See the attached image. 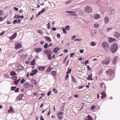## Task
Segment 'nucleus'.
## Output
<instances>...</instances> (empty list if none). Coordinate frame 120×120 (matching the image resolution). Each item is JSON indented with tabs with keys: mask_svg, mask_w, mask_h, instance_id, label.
Wrapping results in <instances>:
<instances>
[{
	"mask_svg": "<svg viewBox=\"0 0 120 120\" xmlns=\"http://www.w3.org/2000/svg\"><path fill=\"white\" fill-rule=\"evenodd\" d=\"M118 47L116 44L114 43L109 48V50L112 53L115 52L117 49Z\"/></svg>",
	"mask_w": 120,
	"mask_h": 120,
	"instance_id": "1",
	"label": "nucleus"
},
{
	"mask_svg": "<svg viewBox=\"0 0 120 120\" xmlns=\"http://www.w3.org/2000/svg\"><path fill=\"white\" fill-rule=\"evenodd\" d=\"M102 46L105 50H107L109 47L108 43L106 42H103L102 44Z\"/></svg>",
	"mask_w": 120,
	"mask_h": 120,
	"instance_id": "2",
	"label": "nucleus"
},
{
	"mask_svg": "<svg viewBox=\"0 0 120 120\" xmlns=\"http://www.w3.org/2000/svg\"><path fill=\"white\" fill-rule=\"evenodd\" d=\"M84 11L86 13H90L92 11V8L91 7L88 5L85 7Z\"/></svg>",
	"mask_w": 120,
	"mask_h": 120,
	"instance_id": "3",
	"label": "nucleus"
},
{
	"mask_svg": "<svg viewBox=\"0 0 120 120\" xmlns=\"http://www.w3.org/2000/svg\"><path fill=\"white\" fill-rule=\"evenodd\" d=\"M110 59L108 57L106 59L102 61V62L103 64H109Z\"/></svg>",
	"mask_w": 120,
	"mask_h": 120,
	"instance_id": "4",
	"label": "nucleus"
},
{
	"mask_svg": "<svg viewBox=\"0 0 120 120\" xmlns=\"http://www.w3.org/2000/svg\"><path fill=\"white\" fill-rule=\"evenodd\" d=\"M23 97H24V95L22 94H19L16 98V101H17L21 100Z\"/></svg>",
	"mask_w": 120,
	"mask_h": 120,
	"instance_id": "5",
	"label": "nucleus"
},
{
	"mask_svg": "<svg viewBox=\"0 0 120 120\" xmlns=\"http://www.w3.org/2000/svg\"><path fill=\"white\" fill-rule=\"evenodd\" d=\"M106 72L107 75H112L114 74L113 73V70L111 69H109L106 71Z\"/></svg>",
	"mask_w": 120,
	"mask_h": 120,
	"instance_id": "6",
	"label": "nucleus"
},
{
	"mask_svg": "<svg viewBox=\"0 0 120 120\" xmlns=\"http://www.w3.org/2000/svg\"><path fill=\"white\" fill-rule=\"evenodd\" d=\"M120 34L118 32L115 31L113 33V36L116 38H118L120 36Z\"/></svg>",
	"mask_w": 120,
	"mask_h": 120,
	"instance_id": "7",
	"label": "nucleus"
},
{
	"mask_svg": "<svg viewBox=\"0 0 120 120\" xmlns=\"http://www.w3.org/2000/svg\"><path fill=\"white\" fill-rule=\"evenodd\" d=\"M17 36V33L16 32L14 33L12 36L10 37V39L11 40H12L15 38Z\"/></svg>",
	"mask_w": 120,
	"mask_h": 120,
	"instance_id": "8",
	"label": "nucleus"
},
{
	"mask_svg": "<svg viewBox=\"0 0 120 120\" xmlns=\"http://www.w3.org/2000/svg\"><path fill=\"white\" fill-rule=\"evenodd\" d=\"M93 17L94 19H99L100 18V15L98 14H96L93 16Z\"/></svg>",
	"mask_w": 120,
	"mask_h": 120,
	"instance_id": "9",
	"label": "nucleus"
},
{
	"mask_svg": "<svg viewBox=\"0 0 120 120\" xmlns=\"http://www.w3.org/2000/svg\"><path fill=\"white\" fill-rule=\"evenodd\" d=\"M118 58V56H116L114 58L112 61V63L114 65H115L117 62V59Z\"/></svg>",
	"mask_w": 120,
	"mask_h": 120,
	"instance_id": "10",
	"label": "nucleus"
},
{
	"mask_svg": "<svg viewBox=\"0 0 120 120\" xmlns=\"http://www.w3.org/2000/svg\"><path fill=\"white\" fill-rule=\"evenodd\" d=\"M30 86V84L28 82L26 83H25L24 87L25 89L28 88Z\"/></svg>",
	"mask_w": 120,
	"mask_h": 120,
	"instance_id": "11",
	"label": "nucleus"
},
{
	"mask_svg": "<svg viewBox=\"0 0 120 120\" xmlns=\"http://www.w3.org/2000/svg\"><path fill=\"white\" fill-rule=\"evenodd\" d=\"M21 46L22 45L20 43L17 44L16 45L15 47V49H17L21 48Z\"/></svg>",
	"mask_w": 120,
	"mask_h": 120,
	"instance_id": "12",
	"label": "nucleus"
},
{
	"mask_svg": "<svg viewBox=\"0 0 120 120\" xmlns=\"http://www.w3.org/2000/svg\"><path fill=\"white\" fill-rule=\"evenodd\" d=\"M45 66H41L38 68V69L40 71H42L45 69Z\"/></svg>",
	"mask_w": 120,
	"mask_h": 120,
	"instance_id": "13",
	"label": "nucleus"
},
{
	"mask_svg": "<svg viewBox=\"0 0 120 120\" xmlns=\"http://www.w3.org/2000/svg\"><path fill=\"white\" fill-rule=\"evenodd\" d=\"M42 49L41 48H36L35 49V51L36 52H39L41 51Z\"/></svg>",
	"mask_w": 120,
	"mask_h": 120,
	"instance_id": "14",
	"label": "nucleus"
},
{
	"mask_svg": "<svg viewBox=\"0 0 120 120\" xmlns=\"http://www.w3.org/2000/svg\"><path fill=\"white\" fill-rule=\"evenodd\" d=\"M104 20L105 22V23L106 24L109 21V19L108 17L107 16L105 17L104 18Z\"/></svg>",
	"mask_w": 120,
	"mask_h": 120,
	"instance_id": "15",
	"label": "nucleus"
},
{
	"mask_svg": "<svg viewBox=\"0 0 120 120\" xmlns=\"http://www.w3.org/2000/svg\"><path fill=\"white\" fill-rule=\"evenodd\" d=\"M109 39L110 42H112L114 41H116V40L115 38H113L112 37H109Z\"/></svg>",
	"mask_w": 120,
	"mask_h": 120,
	"instance_id": "16",
	"label": "nucleus"
},
{
	"mask_svg": "<svg viewBox=\"0 0 120 120\" xmlns=\"http://www.w3.org/2000/svg\"><path fill=\"white\" fill-rule=\"evenodd\" d=\"M45 38L48 41L50 42H51V39L49 37L45 36Z\"/></svg>",
	"mask_w": 120,
	"mask_h": 120,
	"instance_id": "17",
	"label": "nucleus"
},
{
	"mask_svg": "<svg viewBox=\"0 0 120 120\" xmlns=\"http://www.w3.org/2000/svg\"><path fill=\"white\" fill-rule=\"evenodd\" d=\"M101 94L102 95V96H101V98H104L106 96V94L104 92H102L101 93Z\"/></svg>",
	"mask_w": 120,
	"mask_h": 120,
	"instance_id": "18",
	"label": "nucleus"
},
{
	"mask_svg": "<svg viewBox=\"0 0 120 120\" xmlns=\"http://www.w3.org/2000/svg\"><path fill=\"white\" fill-rule=\"evenodd\" d=\"M59 48H56L54 49L53 52L54 53H56L59 50Z\"/></svg>",
	"mask_w": 120,
	"mask_h": 120,
	"instance_id": "19",
	"label": "nucleus"
},
{
	"mask_svg": "<svg viewBox=\"0 0 120 120\" xmlns=\"http://www.w3.org/2000/svg\"><path fill=\"white\" fill-rule=\"evenodd\" d=\"M87 119H85L84 120H92V119L91 116L89 115H88L87 116Z\"/></svg>",
	"mask_w": 120,
	"mask_h": 120,
	"instance_id": "20",
	"label": "nucleus"
},
{
	"mask_svg": "<svg viewBox=\"0 0 120 120\" xmlns=\"http://www.w3.org/2000/svg\"><path fill=\"white\" fill-rule=\"evenodd\" d=\"M35 59H34L31 62V64L32 65H34L35 63Z\"/></svg>",
	"mask_w": 120,
	"mask_h": 120,
	"instance_id": "21",
	"label": "nucleus"
},
{
	"mask_svg": "<svg viewBox=\"0 0 120 120\" xmlns=\"http://www.w3.org/2000/svg\"><path fill=\"white\" fill-rule=\"evenodd\" d=\"M4 11L2 10H0V15L3 16L4 15L3 14Z\"/></svg>",
	"mask_w": 120,
	"mask_h": 120,
	"instance_id": "22",
	"label": "nucleus"
},
{
	"mask_svg": "<svg viewBox=\"0 0 120 120\" xmlns=\"http://www.w3.org/2000/svg\"><path fill=\"white\" fill-rule=\"evenodd\" d=\"M71 68L68 69L67 72V75H68V74H69L71 72Z\"/></svg>",
	"mask_w": 120,
	"mask_h": 120,
	"instance_id": "23",
	"label": "nucleus"
},
{
	"mask_svg": "<svg viewBox=\"0 0 120 120\" xmlns=\"http://www.w3.org/2000/svg\"><path fill=\"white\" fill-rule=\"evenodd\" d=\"M92 75H89L88 77L87 78V79L92 80H93V79L92 78Z\"/></svg>",
	"mask_w": 120,
	"mask_h": 120,
	"instance_id": "24",
	"label": "nucleus"
},
{
	"mask_svg": "<svg viewBox=\"0 0 120 120\" xmlns=\"http://www.w3.org/2000/svg\"><path fill=\"white\" fill-rule=\"evenodd\" d=\"M5 18L2 16H0V22L3 21L4 20Z\"/></svg>",
	"mask_w": 120,
	"mask_h": 120,
	"instance_id": "25",
	"label": "nucleus"
},
{
	"mask_svg": "<svg viewBox=\"0 0 120 120\" xmlns=\"http://www.w3.org/2000/svg\"><path fill=\"white\" fill-rule=\"evenodd\" d=\"M11 75H16V74L15 72L13 71H11Z\"/></svg>",
	"mask_w": 120,
	"mask_h": 120,
	"instance_id": "26",
	"label": "nucleus"
},
{
	"mask_svg": "<svg viewBox=\"0 0 120 120\" xmlns=\"http://www.w3.org/2000/svg\"><path fill=\"white\" fill-rule=\"evenodd\" d=\"M64 114V113L63 112H59L58 113L57 115H62Z\"/></svg>",
	"mask_w": 120,
	"mask_h": 120,
	"instance_id": "27",
	"label": "nucleus"
},
{
	"mask_svg": "<svg viewBox=\"0 0 120 120\" xmlns=\"http://www.w3.org/2000/svg\"><path fill=\"white\" fill-rule=\"evenodd\" d=\"M15 18L16 19H18L20 18V16L18 15H15L13 17L14 18Z\"/></svg>",
	"mask_w": 120,
	"mask_h": 120,
	"instance_id": "28",
	"label": "nucleus"
},
{
	"mask_svg": "<svg viewBox=\"0 0 120 120\" xmlns=\"http://www.w3.org/2000/svg\"><path fill=\"white\" fill-rule=\"evenodd\" d=\"M66 29L67 30H69L70 29V26L69 25L65 27Z\"/></svg>",
	"mask_w": 120,
	"mask_h": 120,
	"instance_id": "29",
	"label": "nucleus"
},
{
	"mask_svg": "<svg viewBox=\"0 0 120 120\" xmlns=\"http://www.w3.org/2000/svg\"><path fill=\"white\" fill-rule=\"evenodd\" d=\"M99 26V25L98 24L95 23L94 25V26L95 28H98Z\"/></svg>",
	"mask_w": 120,
	"mask_h": 120,
	"instance_id": "30",
	"label": "nucleus"
},
{
	"mask_svg": "<svg viewBox=\"0 0 120 120\" xmlns=\"http://www.w3.org/2000/svg\"><path fill=\"white\" fill-rule=\"evenodd\" d=\"M51 72L52 75H56V73L55 71H53Z\"/></svg>",
	"mask_w": 120,
	"mask_h": 120,
	"instance_id": "31",
	"label": "nucleus"
},
{
	"mask_svg": "<svg viewBox=\"0 0 120 120\" xmlns=\"http://www.w3.org/2000/svg\"><path fill=\"white\" fill-rule=\"evenodd\" d=\"M52 69V68H48L46 70V71L47 72H49Z\"/></svg>",
	"mask_w": 120,
	"mask_h": 120,
	"instance_id": "32",
	"label": "nucleus"
},
{
	"mask_svg": "<svg viewBox=\"0 0 120 120\" xmlns=\"http://www.w3.org/2000/svg\"><path fill=\"white\" fill-rule=\"evenodd\" d=\"M74 12V13H73L74 14H70V15H72V16H77V15L76 14V13H75V12Z\"/></svg>",
	"mask_w": 120,
	"mask_h": 120,
	"instance_id": "33",
	"label": "nucleus"
},
{
	"mask_svg": "<svg viewBox=\"0 0 120 120\" xmlns=\"http://www.w3.org/2000/svg\"><path fill=\"white\" fill-rule=\"evenodd\" d=\"M91 45L92 46H94L96 45V43H95L94 42V41H93L91 43Z\"/></svg>",
	"mask_w": 120,
	"mask_h": 120,
	"instance_id": "34",
	"label": "nucleus"
},
{
	"mask_svg": "<svg viewBox=\"0 0 120 120\" xmlns=\"http://www.w3.org/2000/svg\"><path fill=\"white\" fill-rule=\"evenodd\" d=\"M48 58L49 60H51L52 59V57L50 55H48Z\"/></svg>",
	"mask_w": 120,
	"mask_h": 120,
	"instance_id": "35",
	"label": "nucleus"
},
{
	"mask_svg": "<svg viewBox=\"0 0 120 120\" xmlns=\"http://www.w3.org/2000/svg\"><path fill=\"white\" fill-rule=\"evenodd\" d=\"M37 32L41 34H42L43 33V32L40 30H38Z\"/></svg>",
	"mask_w": 120,
	"mask_h": 120,
	"instance_id": "36",
	"label": "nucleus"
},
{
	"mask_svg": "<svg viewBox=\"0 0 120 120\" xmlns=\"http://www.w3.org/2000/svg\"><path fill=\"white\" fill-rule=\"evenodd\" d=\"M48 46V44L47 43H46L45 44L44 46V47L45 48H47Z\"/></svg>",
	"mask_w": 120,
	"mask_h": 120,
	"instance_id": "37",
	"label": "nucleus"
},
{
	"mask_svg": "<svg viewBox=\"0 0 120 120\" xmlns=\"http://www.w3.org/2000/svg\"><path fill=\"white\" fill-rule=\"evenodd\" d=\"M16 88L15 86H12L11 87V90H14Z\"/></svg>",
	"mask_w": 120,
	"mask_h": 120,
	"instance_id": "38",
	"label": "nucleus"
},
{
	"mask_svg": "<svg viewBox=\"0 0 120 120\" xmlns=\"http://www.w3.org/2000/svg\"><path fill=\"white\" fill-rule=\"evenodd\" d=\"M67 56H66L65 57V59H64V61H63V63L64 64L66 62L67 59Z\"/></svg>",
	"mask_w": 120,
	"mask_h": 120,
	"instance_id": "39",
	"label": "nucleus"
},
{
	"mask_svg": "<svg viewBox=\"0 0 120 120\" xmlns=\"http://www.w3.org/2000/svg\"><path fill=\"white\" fill-rule=\"evenodd\" d=\"M45 9L44 8H43L41 10V12L42 13L44 12L45 11Z\"/></svg>",
	"mask_w": 120,
	"mask_h": 120,
	"instance_id": "40",
	"label": "nucleus"
},
{
	"mask_svg": "<svg viewBox=\"0 0 120 120\" xmlns=\"http://www.w3.org/2000/svg\"><path fill=\"white\" fill-rule=\"evenodd\" d=\"M72 0H70L68 1H66L65 2V3L67 4L70 3L71 2Z\"/></svg>",
	"mask_w": 120,
	"mask_h": 120,
	"instance_id": "41",
	"label": "nucleus"
},
{
	"mask_svg": "<svg viewBox=\"0 0 120 120\" xmlns=\"http://www.w3.org/2000/svg\"><path fill=\"white\" fill-rule=\"evenodd\" d=\"M14 83L15 85H17L19 82L17 80H15L14 81Z\"/></svg>",
	"mask_w": 120,
	"mask_h": 120,
	"instance_id": "42",
	"label": "nucleus"
},
{
	"mask_svg": "<svg viewBox=\"0 0 120 120\" xmlns=\"http://www.w3.org/2000/svg\"><path fill=\"white\" fill-rule=\"evenodd\" d=\"M100 85L101 87H102L103 86H105V84L103 83H100Z\"/></svg>",
	"mask_w": 120,
	"mask_h": 120,
	"instance_id": "43",
	"label": "nucleus"
},
{
	"mask_svg": "<svg viewBox=\"0 0 120 120\" xmlns=\"http://www.w3.org/2000/svg\"><path fill=\"white\" fill-rule=\"evenodd\" d=\"M25 81V79H22L20 81V83H23Z\"/></svg>",
	"mask_w": 120,
	"mask_h": 120,
	"instance_id": "44",
	"label": "nucleus"
},
{
	"mask_svg": "<svg viewBox=\"0 0 120 120\" xmlns=\"http://www.w3.org/2000/svg\"><path fill=\"white\" fill-rule=\"evenodd\" d=\"M11 79L14 80H16L17 79V77L16 76H14L13 77H12Z\"/></svg>",
	"mask_w": 120,
	"mask_h": 120,
	"instance_id": "45",
	"label": "nucleus"
},
{
	"mask_svg": "<svg viewBox=\"0 0 120 120\" xmlns=\"http://www.w3.org/2000/svg\"><path fill=\"white\" fill-rule=\"evenodd\" d=\"M33 72H34V73H35V75L36 74V73H37V72L38 71V70H33L32 71Z\"/></svg>",
	"mask_w": 120,
	"mask_h": 120,
	"instance_id": "46",
	"label": "nucleus"
},
{
	"mask_svg": "<svg viewBox=\"0 0 120 120\" xmlns=\"http://www.w3.org/2000/svg\"><path fill=\"white\" fill-rule=\"evenodd\" d=\"M63 33L64 34H66L67 33L66 29H63Z\"/></svg>",
	"mask_w": 120,
	"mask_h": 120,
	"instance_id": "47",
	"label": "nucleus"
},
{
	"mask_svg": "<svg viewBox=\"0 0 120 120\" xmlns=\"http://www.w3.org/2000/svg\"><path fill=\"white\" fill-rule=\"evenodd\" d=\"M10 110L11 112H13L14 111L12 107H10Z\"/></svg>",
	"mask_w": 120,
	"mask_h": 120,
	"instance_id": "48",
	"label": "nucleus"
},
{
	"mask_svg": "<svg viewBox=\"0 0 120 120\" xmlns=\"http://www.w3.org/2000/svg\"><path fill=\"white\" fill-rule=\"evenodd\" d=\"M75 54V53H71L70 54V56L71 57H73L74 56Z\"/></svg>",
	"mask_w": 120,
	"mask_h": 120,
	"instance_id": "49",
	"label": "nucleus"
},
{
	"mask_svg": "<svg viewBox=\"0 0 120 120\" xmlns=\"http://www.w3.org/2000/svg\"><path fill=\"white\" fill-rule=\"evenodd\" d=\"M51 91H50V90L49 91H48V92L47 93V95L48 96H50L51 94Z\"/></svg>",
	"mask_w": 120,
	"mask_h": 120,
	"instance_id": "50",
	"label": "nucleus"
},
{
	"mask_svg": "<svg viewBox=\"0 0 120 120\" xmlns=\"http://www.w3.org/2000/svg\"><path fill=\"white\" fill-rule=\"evenodd\" d=\"M95 107V105H93L91 107L90 109L91 110H93L94 109Z\"/></svg>",
	"mask_w": 120,
	"mask_h": 120,
	"instance_id": "51",
	"label": "nucleus"
},
{
	"mask_svg": "<svg viewBox=\"0 0 120 120\" xmlns=\"http://www.w3.org/2000/svg\"><path fill=\"white\" fill-rule=\"evenodd\" d=\"M76 38V36L75 35H74L71 38V39L72 40H73L75 39Z\"/></svg>",
	"mask_w": 120,
	"mask_h": 120,
	"instance_id": "52",
	"label": "nucleus"
},
{
	"mask_svg": "<svg viewBox=\"0 0 120 120\" xmlns=\"http://www.w3.org/2000/svg\"><path fill=\"white\" fill-rule=\"evenodd\" d=\"M6 32L5 31H2L0 34V36H1L3 35Z\"/></svg>",
	"mask_w": 120,
	"mask_h": 120,
	"instance_id": "53",
	"label": "nucleus"
},
{
	"mask_svg": "<svg viewBox=\"0 0 120 120\" xmlns=\"http://www.w3.org/2000/svg\"><path fill=\"white\" fill-rule=\"evenodd\" d=\"M58 118L60 119H62V116H60V115H57Z\"/></svg>",
	"mask_w": 120,
	"mask_h": 120,
	"instance_id": "54",
	"label": "nucleus"
},
{
	"mask_svg": "<svg viewBox=\"0 0 120 120\" xmlns=\"http://www.w3.org/2000/svg\"><path fill=\"white\" fill-rule=\"evenodd\" d=\"M72 79L73 82H75V79L73 76H72Z\"/></svg>",
	"mask_w": 120,
	"mask_h": 120,
	"instance_id": "55",
	"label": "nucleus"
},
{
	"mask_svg": "<svg viewBox=\"0 0 120 120\" xmlns=\"http://www.w3.org/2000/svg\"><path fill=\"white\" fill-rule=\"evenodd\" d=\"M19 88H17L15 90V92H18L19 91Z\"/></svg>",
	"mask_w": 120,
	"mask_h": 120,
	"instance_id": "56",
	"label": "nucleus"
},
{
	"mask_svg": "<svg viewBox=\"0 0 120 120\" xmlns=\"http://www.w3.org/2000/svg\"><path fill=\"white\" fill-rule=\"evenodd\" d=\"M112 28H108L106 29V31H107L108 32L110 30L112 29Z\"/></svg>",
	"mask_w": 120,
	"mask_h": 120,
	"instance_id": "57",
	"label": "nucleus"
},
{
	"mask_svg": "<svg viewBox=\"0 0 120 120\" xmlns=\"http://www.w3.org/2000/svg\"><path fill=\"white\" fill-rule=\"evenodd\" d=\"M13 8L16 11H17L18 10V9L16 7H14Z\"/></svg>",
	"mask_w": 120,
	"mask_h": 120,
	"instance_id": "58",
	"label": "nucleus"
},
{
	"mask_svg": "<svg viewBox=\"0 0 120 120\" xmlns=\"http://www.w3.org/2000/svg\"><path fill=\"white\" fill-rule=\"evenodd\" d=\"M42 13L41 12V11H39L38 13L36 15H37V16H38V15H40L41 13Z\"/></svg>",
	"mask_w": 120,
	"mask_h": 120,
	"instance_id": "59",
	"label": "nucleus"
},
{
	"mask_svg": "<svg viewBox=\"0 0 120 120\" xmlns=\"http://www.w3.org/2000/svg\"><path fill=\"white\" fill-rule=\"evenodd\" d=\"M47 27L48 28L50 29V23H48L47 25Z\"/></svg>",
	"mask_w": 120,
	"mask_h": 120,
	"instance_id": "60",
	"label": "nucleus"
},
{
	"mask_svg": "<svg viewBox=\"0 0 120 120\" xmlns=\"http://www.w3.org/2000/svg\"><path fill=\"white\" fill-rule=\"evenodd\" d=\"M17 20H14L13 22V24H15L16 22L17 23Z\"/></svg>",
	"mask_w": 120,
	"mask_h": 120,
	"instance_id": "61",
	"label": "nucleus"
},
{
	"mask_svg": "<svg viewBox=\"0 0 120 120\" xmlns=\"http://www.w3.org/2000/svg\"><path fill=\"white\" fill-rule=\"evenodd\" d=\"M21 22V21H20V19H19L18 20V21L17 22V23H20Z\"/></svg>",
	"mask_w": 120,
	"mask_h": 120,
	"instance_id": "62",
	"label": "nucleus"
},
{
	"mask_svg": "<svg viewBox=\"0 0 120 120\" xmlns=\"http://www.w3.org/2000/svg\"><path fill=\"white\" fill-rule=\"evenodd\" d=\"M82 40V39H81V38H80V39H75V41H80L81 40Z\"/></svg>",
	"mask_w": 120,
	"mask_h": 120,
	"instance_id": "63",
	"label": "nucleus"
},
{
	"mask_svg": "<svg viewBox=\"0 0 120 120\" xmlns=\"http://www.w3.org/2000/svg\"><path fill=\"white\" fill-rule=\"evenodd\" d=\"M40 117L41 120H44V119L42 116H41Z\"/></svg>",
	"mask_w": 120,
	"mask_h": 120,
	"instance_id": "64",
	"label": "nucleus"
}]
</instances>
